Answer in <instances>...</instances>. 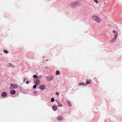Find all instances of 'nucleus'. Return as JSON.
Wrapping results in <instances>:
<instances>
[{
	"label": "nucleus",
	"mask_w": 122,
	"mask_h": 122,
	"mask_svg": "<svg viewBox=\"0 0 122 122\" xmlns=\"http://www.w3.org/2000/svg\"><path fill=\"white\" fill-rule=\"evenodd\" d=\"M92 19L93 20H94L98 23H99L101 21L100 18L98 16L96 15H94L92 17Z\"/></svg>",
	"instance_id": "f257e3e1"
},
{
	"label": "nucleus",
	"mask_w": 122,
	"mask_h": 122,
	"mask_svg": "<svg viewBox=\"0 0 122 122\" xmlns=\"http://www.w3.org/2000/svg\"><path fill=\"white\" fill-rule=\"evenodd\" d=\"M113 32L114 33H116L114 35V38L113 39H112L110 41V43H113L115 41L117 37V32H116L115 31H113Z\"/></svg>",
	"instance_id": "f03ea898"
},
{
	"label": "nucleus",
	"mask_w": 122,
	"mask_h": 122,
	"mask_svg": "<svg viewBox=\"0 0 122 122\" xmlns=\"http://www.w3.org/2000/svg\"><path fill=\"white\" fill-rule=\"evenodd\" d=\"M18 87V86L17 84H11L10 88V89H13L17 88Z\"/></svg>",
	"instance_id": "7ed1b4c3"
},
{
	"label": "nucleus",
	"mask_w": 122,
	"mask_h": 122,
	"mask_svg": "<svg viewBox=\"0 0 122 122\" xmlns=\"http://www.w3.org/2000/svg\"><path fill=\"white\" fill-rule=\"evenodd\" d=\"M35 83L37 85L39 84L40 82V81L39 80V78H37L33 80Z\"/></svg>",
	"instance_id": "20e7f679"
},
{
	"label": "nucleus",
	"mask_w": 122,
	"mask_h": 122,
	"mask_svg": "<svg viewBox=\"0 0 122 122\" xmlns=\"http://www.w3.org/2000/svg\"><path fill=\"white\" fill-rule=\"evenodd\" d=\"M57 107V106L55 105H53L52 107V109L53 111H56Z\"/></svg>",
	"instance_id": "39448f33"
},
{
	"label": "nucleus",
	"mask_w": 122,
	"mask_h": 122,
	"mask_svg": "<svg viewBox=\"0 0 122 122\" xmlns=\"http://www.w3.org/2000/svg\"><path fill=\"white\" fill-rule=\"evenodd\" d=\"M39 88L41 90H44L45 89L46 86L44 85H41L39 86Z\"/></svg>",
	"instance_id": "423d86ee"
},
{
	"label": "nucleus",
	"mask_w": 122,
	"mask_h": 122,
	"mask_svg": "<svg viewBox=\"0 0 122 122\" xmlns=\"http://www.w3.org/2000/svg\"><path fill=\"white\" fill-rule=\"evenodd\" d=\"M53 77L52 76H48L46 77L47 79L49 81L52 80L53 79Z\"/></svg>",
	"instance_id": "0eeeda50"
},
{
	"label": "nucleus",
	"mask_w": 122,
	"mask_h": 122,
	"mask_svg": "<svg viewBox=\"0 0 122 122\" xmlns=\"http://www.w3.org/2000/svg\"><path fill=\"white\" fill-rule=\"evenodd\" d=\"M7 95V93L5 92H3L2 93L1 96L3 97H6Z\"/></svg>",
	"instance_id": "6e6552de"
},
{
	"label": "nucleus",
	"mask_w": 122,
	"mask_h": 122,
	"mask_svg": "<svg viewBox=\"0 0 122 122\" xmlns=\"http://www.w3.org/2000/svg\"><path fill=\"white\" fill-rule=\"evenodd\" d=\"M16 93L15 91L14 90H11L10 92V93L12 95H14Z\"/></svg>",
	"instance_id": "1a4fd4ad"
},
{
	"label": "nucleus",
	"mask_w": 122,
	"mask_h": 122,
	"mask_svg": "<svg viewBox=\"0 0 122 122\" xmlns=\"http://www.w3.org/2000/svg\"><path fill=\"white\" fill-rule=\"evenodd\" d=\"M91 80H87L86 81V85L87 84H89L91 82Z\"/></svg>",
	"instance_id": "9d476101"
},
{
	"label": "nucleus",
	"mask_w": 122,
	"mask_h": 122,
	"mask_svg": "<svg viewBox=\"0 0 122 122\" xmlns=\"http://www.w3.org/2000/svg\"><path fill=\"white\" fill-rule=\"evenodd\" d=\"M78 85L79 86H81V85L85 86V85H86V84L85 83H79Z\"/></svg>",
	"instance_id": "9b49d317"
},
{
	"label": "nucleus",
	"mask_w": 122,
	"mask_h": 122,
	"mask_svg": "<svg viewBox=\"0 0 122 122\" xmlns=\"http://www.w3.org/2000/svg\"><path fill=\"white\" fill-rule=\"evenodd\" d=\"M8 66L12 67H14V66L11 63H9L7 64Z\"/></svg>",
	"instance_id": "f8f14e48"
},
{
	"label": "nucleus",
	"mask_w": 122,
	"mask_h": 122,
	"mask_svg": "<svg viewBox=\"0 0 122 122\" xmlns=\"http://www.w3.org/2000/svg\"><path fill=\"white\" fill-rule=\"evenodd\" d=\"M57 119L58 120L60 121L62 119V117L61 116H60L58 117Z\"/></svg>",
	"instance_id": "ddd939ff"
},
{
	"label": "nucleus",
	"mask_w": 122,
	"mask_h": 122,
	"mask_svg": "<svg viewBox=\"0 0 122 122\" xmlns=\"http://www.w3.org/2000/svg\"><path fill=\"white\" fill-rule=\"evenodd\" d=\"M57 104L58 106L59 107H61L62 106V104L61 103H59V102L57 103Z\"/></svg>",
	"instance_id": "4468645a"
},
{
	"label": "nucleus",
	"mask_w": 122,
	"mask_h": 122,
	"mask_svg": "<svg viewBox=\"0 0 122 122\" xmlns=\"http://www.w3.org/2000/svg\"><path fill=\"white\" fill-rule=\"evenodd\" d=\"M67 102L68 105L70 106H71V102L69 100H67Z\"/></svg>",
	"instance_id": "2eb2a0df"
},
{
	"label": "nucleus",
	"mask_w": 122,
	"mask_h": 122,
	"mask_svg": "<svg viewBox=\"0 0 122 122\" xmlns=\"http://www.w3.org/2000/svg\"><path fill=\"white\" fill-rule=\"evenodd\" d=\"M60 74L59 71L58 70H57L56 71V74L57 75H59Z\"/></svg>",
	"instance_id": "dca6fc26"
},
{
	"label": "nucleus",
	"mask_w": 122,
	"mask_h": 122,
	"mask_svg": "<svg viewBox=\"0 0 122 122\" xmlns=\"http://www.w3.org/2000/svg\"><path fill=\"white\" fill-rule=\"evenodd\" d=\"M33 77L34 78H37V76L35 74L34 75H33Z\"/></svg>",
	"instance_id": "f3484780"
},
{
	"label": "nucleus",
	"mask_w": 122,
	"mask_h": 122,
	"mask_svg": "<svg viewBox=\"0 0 122 122\" xmlns=\"http://www.w3.org/2000/svg\"><path fill=\"white\" fill-rule=\"evenodd\" d=\"M4 53H5L6 54H8V51L6 50H4Z\"/></svg>",
	"instance_id": "a211bd4d"
},
{
	"label": "nucleus",
	"mask_w": 122,
	"mask_h": 122,
	"mask_svg": "<svg viewBox=\"0 0 122 122\" xmlns=\"http://www.w3.org/2000/svg\"><path fill=\"white\" fill-rule=\"evenodd\" d=\"M97 4H98V2L97 1V0H93Z\"/></svg>",
	"instance_id": "6ab92c4d"
},
{
	"label": "nucleus",
	"mask_w": 122,
	"mask_h": 122,
	"mask_svg": "<svg viewBox=\"0 0 122 122\" xmlns=\"http://www.w3.org/2000/svg\"><path fill=\"white\" fill-rule=\"evenodd\" d=\"M51 102H54V99L53 98H52L51 99Z\"/></svg>",
	"instance_id": "aec40b11"
},
{
	"label": "nucleus",
	"mask_w": 122,
	"mask_h": 122,
	"mask_svg": "<svg viewBox=\"0 0 122 122\" xmlns=\"http://www.w3.org/2000/svg\"><path fill=\"white\" fill-rule=\"evenodd\" d=\"M75 4V2H72L71 4V6H74L73 4Z\"/></svg>",
	"instance_id": "412c9836"
},
{
	"label": "nucleus",
	"mask_w": 122,
	"mask_h": 122,
	"mask_svg": "<svg viewBox=\"0 0 122 122\" xmlns=\"http://www.w3.org/2000/svg\"><path fill=\"white\" fill-rule=\"evenodd\" d=\"M36 85H34L33 86V88H36Z\"/></svg>",
	"instance_id": "4be33fe9"
},
{
	"label": "nucleus",
	"mask_w": 122,
	"mask_h": 122,
	"mask_svg": "<svg viewBox=\"0 0 122 122\" xmlns=\"http://www.w3.org/2000/svg\"><path fill=\"white\" fill-rule=\"evenodd\" d=\"M56 95H57L58 96H59V93L58 92H56Z\"/></svg>",
	"instance_id": "5701e85b"
},
{
	"label": "nucleus",
	"mask_w": 122,
	"mask_h": 122,
	"mask_svg": "<svg viewBox=\"0 0 122 122\" xmlns=\"http://www.w3.org/2000/svg\"><path fill=\"white\" fill-rule=\"evenodd\" d=\"M29 81H27L26 82V83L27 84H29Z\"/></svg>",
	"instance_id": "b1692460"
},
{
	"label": "nucleus",
	"mask_w": 122,
	"mask_h": 122,
	"mask_svg": "<svg viewBox=\"0 0 122 122\" xmlns=\"http://www.w3.org/2000/svg\"><path fill=\"white\" fill-rule=\"evenodd\" d=\"M55 101L57 103L59 102L58 101V100L57 99L55 100Z\"/></svg>",
	"instance_id": "393cba45"
},
{
	"label": "nucleus",
	"mask_w": 122,
	"mask_h": 122,
	"mask_svg": "<svg viewBox=\"0 0 122 122\" xmlns=\"http://www.w3.org/2000/svg\"><path fill=\"white\" fill-rule=\"evenodd\" d=\"M37 92L36 91H34V92H33V93H36Z\"/></svg>",
	"instance_id": "a878e982"
},
{
	"label": "nucleus",
	"mask_w": 122,
	"mask_h": 122,
	"mask_svg": "<svg viewBox=\"0 0 122 122\" xmlns=\"http://www.w3.org/2000/svg\"><path fill=\"white\" fill-rule=\"evenodd\" d=\"M42 77V76H39V78H41Z\"/></svg>",
	"instance_id": "bb28decb"
},
{
	"label": "nucleus",
	"mask_w": 122,
	"mask_h": 122,
	"mask_svg": "<svg viewBox=\"0 0 122 122\" xmlns=\"http://www.w3.org/2000/svg\"><path fill=\"white\" fill-rule=\"evenodd\" d=\"M25 79H24V81H25Z\"/></svg>",
	"instance_id": "cd10ccee"
}]
</instances>
